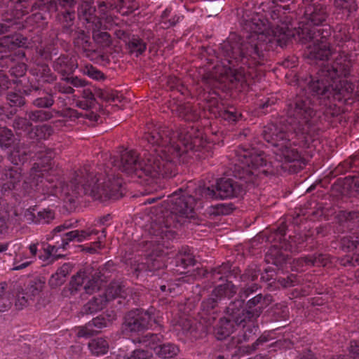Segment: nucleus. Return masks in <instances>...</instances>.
<instances>
[{
	"label": "nucleus",
	"mask_w": 359,
	"mask_h": 359,
	"mask_svg": "<svg viewBox=\"0 0 359 359\" xmlns=\"http://www.w3.org/2000/svg\"><path fill=\"white\" fill-rule=\"evenodd\" d=\"M81 114L79 113L77 110L72 109V108H67L62 111L61 116L64 118H68L71 119L72 121H75L76 119H78L81 117Z\"/></svg>",
	"instance_id": "nucleus-63"
},
{
	"label": "nucleus",
	"mask_w": 359,
	"mask_h": 359,
	"mask_svg": "<svg viewBox=\"0 0 359 359\" xmlns=\"http://www.w3.org/2000/svg\"><path fill=\"white\" fill-rule=\"evenodd\" d=\"M125 1L123 0H111L110 1H101L98 4V10L100 16L106 15L109 10L116 9L118 13L122 15H128L132 13V10L127 8V11H124Z\"/></svg>",
	"instance_id": "nucleus-36"
},
{
	"label": "nucleus",
	"mask_w": 359,
	"mask_h": 359,
	"mask_svg": "<svg viewBox=\"0 0 359 359\" xmlns=\"http://www.w3.org/2000/svg\"><path fill=\"white\" fill-rule=\"evenodd\" d=\"M142 139L150 146L143 158L133 150H124L119 156L111 158L110 163L118 170L139 178H171L176 175L177 165L189 158L205 159L212 155V145L203 138V131L196 125L174 132L165 126L149 123Z\"/></svg>",
	"instance_id": "nucleus-3"
},
{
	"label": "nucleus",
	"mask_w": 359,
	"mask_h": 359,
	"mask_svg": "<svg viewBox=\"0 0 359 359\" xmlns=\"http://www.w3.org/2000/svg\"><path fill=\"white\" fill-rule=\"evenodd\" d=\"M130 52L136 56L142 55L147 49V43L137 35H132L128 41Z\"/></svg>",
	"instance_id": "nucleus-50"
},
{
	"label": "nucleus",
	"mask_w": 359,
	"mask_h": 359,
	"mask_svg": "<svg viewBox=\"0 0 359 359\" xmlns=\"http://www.w3.org/2000/svg\"><path fill=\"white\" fill-rule=\"evenodd\" d=\"M0 67L9 69L8 74L13 78V83L20 85L22 90L25 86H29L23 82L25 81L27 65L23 62H13L11 54H9L6 50H0Z\"/></svg>",
	"instance_id": "nucleus-14"
},
{
	"label": "nucleus",
	"mask_w": 359,
	"mask_h": 359,
	"mask_svg": "<svg viewBox=\"0 0 359 359\" xmlns=\"http://www.w3.org/2000/svg\"><path fill=\"white\" fill-rule=\"evenodd\" d=\"M52 67L56 72L65 76L72 74L77 68L78 64L74 57L62 54L53 62Z\"/></svg>",
	"instance_id": "nucleus-24"
},
{
	"label": "nucleus",
	"mask_w": 359,
	"mask_h": 359,
	"mask_svg": "<svg viewBox=\"0 0 359 359\" xmlns=\"http://www.w3.org/2000/svg\"><path fill=\"white\" fill-rule=\"evenodd\" d=\"M83 73L95 80L99 81L105 79L104 74L92 65H86L83 69Z\"/></svg>",
	"instance_id": "nucleus-59"
},
{
	"label": "nucleus",
	"mask_w": 359,
	"mask_h": 359,
	"mask_svg": "<svg viewBox=\"0 0 359 359\" xmlns=\"http://www.w3.org/2000/svg\"><path fill=\"white\" fill-rule=\"evenodd\" d=\"M163 337L160 334L147 333L138 338V343L142 344L143 346L147 347L156 353L157 349L161 343L163 342Z\"/></svg>",
	"instance_id": "nucleus-40"
},
{
	"label": "nucleus",
	"mask_w": 359,
	"mask_h": 359,
	"mask_svg": "<svg viewBox=\"0 0 359 359\" xmlns=\"http://www.w3.org/2000/svg\"><path fill=\"white\" fill-rule=\"evenodd\" d=\"M213 283L223 280V278H236L239 276L242 282L246 283V285H251L252 282L256 280L260 275V269L256 265L249 266L243 274H241V270L232 266L229 263H223L221 265L215 267L208 273Z\"/></svg>",
	"instance_id": "nucleus-10"
},
{
	"label": "nucleus",
	"mask_w": 359,
	"mask_h": 359,
	"mask_svg": "<svg viewBox=\"0 0 359 359\" xmlns=\"http://www.w3.org/2000/svg\"><path fill=\"white\" fill-rule=\"evenodd\" d=\"M13 127L17 133L24 134L29 138L34 126L28 117L16 116L13 121Z\"/></svg>",
	"instance_id": "nucleus-44"
},
{
	"label": "nucleus",
	"mask_w": 359,
	"mask_h": 359,
	"mask_svg": "<svg viewBox=\"0 0 359 359\" xmlns=\"http://www.w3.org/2000/svg\"><path fill=\"white\" fill-rule=\"evenodd\" d=\"M327 6L311 4L305 7L299 27L294 29L275 27L271 33L254 31L245 38L231 34L221 43V74H229L232 87L244 90L258 76L257 68L268 60L270 51L283 48L292 39L301 43L313 42L308 47V56L312 60H323L336 54L330 48L329 38L332 30L323 26L327 18Z\"/></svg>",
	"instance_id": "nucleus-1"
},
{
	"label": "nucleus",
	"mask_w": 359,
	"mask_h": 359,
	"mask_svg": "<svg viewBox=\"0 0 359 359\" xmlns=\"http://www.w3.org/2000/svg\"><path fill=\"white\" fill-rule=\"evenodd\" d=\"M108 320L103 316H97L88 322L83 327H79L77 336L79 337L88 338L100 332L107 327Z\"/></svg>",
	"instance_id": "nucleus-26"
},
{
	"label": "nucleus",
	"mask_w": 359,
	"mask_h": 359,
	"mask_svg": "<svg viewBox=\"0 0 359 359\" xmlns=\"http://www.w3.org/2000/svg\"><path fill=\"white\" fill-rule=\"evenodd\" d=\"M236 158L231 168L233 176L221 178L213 187L199 186L196 190V198L189 194H180L177 191L168 196L160 206L154 210L149 234L153 242L168 248V242L177 236V229L194 217V208L197 200L225 199L243 196L249 187L257 183L262 175H267L270 164L264 154L254 149L239 148L236 151Z\"/></svg>",
	"instance_id": "nucleus-2"
},
{
	"label": "nucleus",
	"mask_w": 359,
	"mask_h": 359,
	"mask_svg": "<svg viewBox=\"0 0 359 359\" xmlns=\"http://www.w3.org/2000/svg\"><path fill=\"white\" fill-rule=\"evenodd\" d=\"M173 111L179 118L186 122L196 123L200 117L197 109L189 102L177 104Z\"/></svg>",
	"instance_id": "nucleus-30"
},
{
	"label": "nucleus",
	"mask_w": 359,
	"mask_h": 359,
	"mask_svg": "<svg viewBox=\"0 0 359 359\" xmlns=\"http://www.w3.org/2000/svg\"><path fill=\"white\" fill-rule=\"evenodd\" d=\"M325 109L311 100L309 96L299 93L286 105L284 121L264 127L262 136L273 147V152L279 161L295 162L301 156L294 146L309 148L316 140L319 123L327 121Z\"/></svg>",
	"instance_id": "nucleus-4"
},
{
	"label": "nucleus",
	"mask_w": 359,
	"mask_h": 359,
	"mask_svg": "<svg viewBox=\"0 0 359 359\" xmlns=\"http://www.w3.org/2000/svg\"><path fill=\"white\" fill-rule=\"evenodd\" d=\"M32 299L24 289L18 290L15 295V306L18 310H22L26 307L30 300Z\"/></svg>",
	"instance_id": "nucleus-56"
},
{
	"label": "nucleus",
	"mask_w": 359,
	"mask_h": 359,
	"mask_svg": "<svg viewBox=\"0 0 359 359\" xmlns=\"http://www.w3.org/2000/svg\"><path fill=\"white\" fill-rule=\"evenodd\" d=\"M53 133V129L50 126L44 124L41 126H34L29 135L30 139L46 140L48 139Z\"/></svg>",
	"instance_id": "nucleus-52"
},
{
	"label": "nucleus",
	"mask_w": 359,
	"mask_h": 359,
	"mask_svg": "<svg viewBox=\"0 0 359 359\" xmlns=\"http://www.w3.org/2000/svg\"><path fill=\"white\" fill-rule=\"evenodd\" d=\"M24 219L29 224H49L55 218V212L50 209L37 210L36 206L30 207L23 213Z\"/></svg>",
	"instance_id": "nucleus-20"
},
{
	"label": "nucleus",
	"mask_w": 359,
	"mask_h": 359,
	"mask_svg": "<svg viewBox=\"0 0 359 359\" xmlns=\"http://www.w3.org/2000/svg\"><path fill=\"white\" fill-rule=\"evenodd\" d=\"M287 227L285 224H282L276 229V236L280 241V247L285 251L291 252H298L303 248V244L305 239L301 235H296L293 237L290 236L289 240L286 241L285 236L286 235Z\"/></svg>",
	"instance_id": "nucleus-19"
},
{
	"label": "nucleus",
	"mask_w": 359,
	"mask_h": 359,
	"mask_svg": "<svg viewBox=\"0 0 359 359\" xmlns=\"http://www.w3.org/2000/svg\"><path fill=\"white\" fill-rule=\"evenodd\" d=\"M226 317L221 318L214 328V335L217 340H223L227 338L235 330H237V325L231 315L228 313V306L226 307Z\"/></svg>",
	"instance_id": "nucleus-22"
},
{
	"label": "nucleus",
	"mask_w": 359,
	"mask_h": 359,
	"mask_svg": "<svg viewBox=\"0 0 359 359\" xmlns=\"http://www.w3.org/2000/svg\"><path fill=\"white\" fill-rule=\"evenodd\" d=\"M32 37L30 40H32ZM29 39L20 33L5 36L0 41V50H6L11 54V50L17 47H27Z\"/></svg>",
	"instance_id": "nucleus-28"
},
{
	"label": "nucleus",
	"mask_w": 359,
	"mask_h": 359,
	"mask_svg": "<svg viewBox=\"0 0 359 359\" xmlns=\"http://www.w3.org/2000/svg\"><path fill=\"white\" fill-rule=\"evenodd\" d=\"M337 172L348 175L345 177L346 180H351L356 188L359 189V165L353 160H346L337 167Z\"/></svg>",
	"instance_id": "nucleus-27"
},
{
	"label": "nucleus",
	"mask_w": 359,
	"mask_h": 359,
	"mask_svg": "<svg viewBox=\"0 0 359 359\" xmlns=\"http://www.w3.org/2000/svg\"><path fill=\"white\" fill-rule=\"evenodd\" d=\"M176 266L184 269L195 264V259L191 249L186 246L182 247L175 257Z\"/></svg>",
	"instance_id": "nucleus-41"
},
{
	"label": "nucleus",
	"mask_w": 359,
	"mask_h": 359,
	"mask_svg": "<svg viewBox=\"0 0 359 359\" xmlns=\"http://www.w3.org/2000/svg\"><path fill=\"white\" fill-rule=\"evenodd\" d=\"M36 162L30 169L29 176L25 180L22 188L25 195H30L32 191H41L48 194L53 179L48 175L52 161L55 152L50 148L46 147L42 142H38L33 148Z\"/></svg>",
	"instance_id": "nucleus-7"
},
{
	"label": "nucleus",
	"mask_w": 359,
	"mask_h": 359,
	"mask_svg": "<svg viewBox=\"0 0 359 359\" xmlns=\"http://www.w3.org/2000/svg\"><path fill=\"white\" fill-rule=\"evenodd\" d=\"M154 309L151 307L148 310L135 309L128 311L124 318V329L131 333L147 330L151 320H154Z\"/></svg>",
	"instance_id": "nucleus-12"
},
{
	"label": "nucleus",
	"mask_w": 359,
	"mask_h": 359,
	"mask_svg": "<svg viewBox=\"0 0 359 359\" xmlns=\"http://www.w3.org/2000/svg\"><path fill=\"white\" fill-rule=\"evenodd\" d=\"M77 15L86 29L97 28L101 25V18L96 15V8L90 2L83 1L79 6Z\"/></svg>",
	"instance_id": "nucleus-18"
},
{
	"label": "nucleus",
	"mask_w": 359,
	"mask_h": 359,
	"mask_svg": "<svg viewBox=\"0 0 359 359\" xmlns=\"http://www.w3.org/2000/svg\"><path fill=\"white\" fill-rule=\"evenodd\" d=\"M67 36L72 39L74 47L85 53L86 57H90L94 53L90 35L83 29L77 27Z\"/></svg>",
	"instance_id": "nucleus-21"
},
{
	"label": "nucleus",
	"mask_w": 359,
	"mask_h": 359,
	"mask_svg": "<svg viewBox=\"0 0 359 359\" xmlns=\"http://www.w3.org/2000/svg\"><path fill=\"white\" fill-rule=\"evenodd\" d=\"M335 55L331 62L328 61L329 57L322 60L317 72L309 76L304 92L302 93L324 109L325 116L332 114L328 107L333 101L346 102L354 90L353 83L340 79L351 74V60L344 53H336Z\"/></svg>",
	"instance_id": "nucleus-5"
},
{
	"label": "nucleus",
	"mask_w": 359,
	"mask_h": 359,
	"mask_svg": "<svg viewBox=\"0 0 359 359\" xmlns=\"http://www.w3.org/2000/svg\"><path fill=\"white\" fill-rule=\"evenodd\" d=\"M299 266H324L327 263V255L316 253L312 255L301 257L296 260Z\"/></svg>",
	"instance_id": "nucleus-35"
},
{
	"label": "nucleus",
	"mask_w": 359,
	"mask_h": 359,
	"mask_svg": "<svg viewBox=\"0 0 359 359\" xmlns=\"http://www.w3.org/2000/svg\"><path fill=\"white\" fill-rule=\"evenodd\" d=\"M78 0H50L44 4L48 13L74 9Z\"/></svg>",
	"instance_id": "nucleus-38"
},
{
	"label": "nucleus",
	"mask_w": 359,
	"mask_h": 359,
	"mask_svg": "<svg viewBox=\"0 0 359 359\" xmlns=\"http://www.w3.org/2000/svg\"><path fill=\"white\" fill-rule=\"evenodd\" d=\"M25 256L22 257V255L16 256L13 260V270L20 271L24 269L34 263L30 259H26Z\"/></svg>",
	"instance_id": "nucleus-60"
},
{
	"label": "nucleus",
	"mask_w": 359,
	"mask_h": 359,
	"mask_svg": "<svg viewBox=\"0 0 359 359\" xmlns=\"http://www.w3.org/2000/svg\"><path fill=\"white\" fill-rule=\"evenodd\" d=\"M238 306L240 308L241 303L236 302V304L230 307L229 313L231 315L233 319L236 321L237 325V330L240 329V331L237 335L236 342L237 344H242L245 341H248L252 339V337L256 334V332L259 328L257 325V320L241 318L238 316L234 311L237 310Z\"/></svg>",
	"instance_id": "nucleus-13"
},
{
	"label": "nucleus",
	"mask_w": 359,
	"mask_h": 359,
	"mask_svg": "<svg viewBox=\"0 0 359 359\" xmlns=\"http://www.w3.org/2000/svg\"><path fill=\"white\" fill-rule=\"evenodd\" d=\"M26 115L32 123L47 121L53 117V113L51 111L43 110V109L27 111Z\"/></svg>",
	"instance_id": "nucleus-51"
},
{
	"label": "nucleus",
	"mask_w": 359,
	"mask_h": 359,
	"mask_svg": "<svg viewBox=\"0 0 359 359\" xmlns=\"http://www.w3.org/2000/svg\"><path fill=\"white\" fill-rule=\"evenodd\" d=\"M269 240L276 243L269 250L268 256L272 259V263L276 266L281 265L285 262L287 255L284 254L280 247V241L276 236V230L269 236Z\"/></svg>",
	"instance_id": "nucleus-33"
},
{
	"label": "nucleus",
	"mask_w": 359,
	"mask_h": 359,
	"mask_svg": "<svg viewBox=\"0 0 359 359\" xmlns=\"http://www.w3.org/2000/svg\"><path fill=\"white\" fill-rule=\"evenodd\" d=\"M45 283V279L43 278L34 277L29 280L25 290L31 297L33 298L41 293L44 287Z\"/></svg>",
	"instance_id": "nucleus-47"
},
{
	"label": "nucleus",
	"mask_w": 359,
	"mask_h": 359,
	"mask_svg": "<svg viewBox=\"0 0 359 359\" xmlns=\"http://www.w3.org/2000/svg\"><path fill=\"white\" fill-rule=\"evenodd\" d=\"M343 244L346 245L349 251H353L359 246V234L355 236V239L350 240L348 238L343 239Z\"/></svg>",
	"instance_id": "nucleus-64"
},
{
	"label": "nucleus",
	"mask_w": 359,
	"mask_h": 359,
	"mask_svg": "<svg viewBox=\"0 0 359 359\" xmlns=\"http://www.w3.org/2000/svg\"><path fill=\"white\" fill-rule=\"evenodd\" d=\"M93 270L90 266H86L79 269L74 275L69 282V290L71 294H75L77 292L83 289L86 294H91L99 291L102 280L97 276V273L93 274Z\"/></svg>",
	"instance_id": "nucleus-11"
},
{
	"label": "nucleus",
	"mask_w": 359,
	"mask_h": 359,
	"mask_svg": "<svg viewBox=\"0 0 359 359\" xmlns=\"http://www.w3.org/2000/svg\"><path fill=\"white\" fill-rule=\"evenodd\" d=\"M178 347L172 343H161V345L156 349L155 354L163 358H172L177 355Z\"/></svg>",
	"instance_id": "nucleus-49"
},
{
	"label": "nucleus",
	"mask_w": 359,
	"mask_h": 359,
	"mask_svg": "<svg viewBox=\"0 0 359 359\" xmlns=\"http://www.w3.org/2000/svg\"><path fill=\"white\" fill-rule=\"evenodd\" d=\"M88 347L93 355H100L107 353L109 349V344L105 339L97 338L91 340L88 344Z\"/></svg>",
	"instance_id": "nucleus-53"
},
{
	"label": "nucleus",
	"mask_w": 359,
	"mask_h": 359,
	"mask_svg": "<svg viewBox=\"0 0 359 359\" xmlns=\"http://www.w3.org/2000/svg\"><path fill=\"white\" fill-rule=\"evenodd\" d=\"M15 138L13 131L6 127H0V148L3 150L14 146Z\"/></svg>",
	"instance_id": "nucleus-48"
},
{
	"label": "nucleus",
	"mask_w": 359,
	"mask_h": 359,
	"mask_svg": "<svg viewBox=\"0 0 359 359\" xmlns=\"http://www.w3.org/2000/svg\"><path fill=\"white\" fill-rule=\"evenodd\" d=\"M69 187L77 197L89 196L102 202L118 199L123 195V180L110 169L104 175L95 172L90 165L77 170L70 181Z\"/></svg>",
	"instance_id": "nucleus-6"
},
{
	"label": "nucleus",
	"mask_w": 359,
	"mask_h": 359,
	"mask_svg": "<svg viewBox=\"0 0 359 359\" xmlns=\"http://www.w3.org/2000/svg\"><path fill=\"white\" fill-rule=\"evenodd\" d=\"M200 314L201 311L198 313V326L190 319H184L180 321L179 326L181 327L184 334L196 339L201 334L208 332L210 327H205L203 324L200 323Z\"/></svg>",
	"instance_id": "nucleus-34"
},
{
	"label": "nucleus",
	"mask_w": 359,
	"mask_h": 359,
	"mask_svg": "<svg viewBox=\"0 0 359 359\" xmlns=\"http://www.w3.org/2000/svg\"><path fill=\"white\" fill-rule=\"evenodd\" d=\"M26 95L36 94V97L32 101V104L38 109H50L55 104L54 93L51 88H42L36 83H30L29 86L23 88Z\"/></svg>",
	"instance_id": "nucleus-15"
},
{
	"label": "nucleus",
	"mask_w": 359,
	"mask_h": 359,
	"mask_svg": "<svg viewBox=\"0 0 359 359\" xmlns=\"http://www.w3.org/2000/svg\"><path fill=\"white\" fill-rule=\"evenodd\" d=\"M57 22L61 27V32L66 35L72 33L78 27L75 25L76 13L74 9L56 11Z\"/></svg>",
	"instance_id": "nucleus-25"
},
{
	"label": "nucleus",
	"mask_w": 359,
	"mask_h": 359,
	"mask_svg": "<svg viewBox=\"0 0 359 359\" xmlns=\"http://www.w3.org/2000/svg\"><path fill=\"white\" fill-rule=\"evenodd\" d=\"M71 270L69 264H64L50 276L48 280L49 285L52 288H56L62 285L65 282L66 277L71 272Z\"/></svg>",
	"instance_id": "nucleus-39"
},
{
	"label": "nucleus",
	"mask_w": 359,
	"mask_h": 359,
	"mask_svg": "<svg viewBox=\"0 0 359 359\" xmlns=\"http://www.w3.org/2000/svg\"><path fill=\"white\" fill-rule=\"evenodd\" d=\"M21 180L22 169L20 167L5 165L0 170V196L8 194L12 190L15 189Z\"/></svg>",
	"instance_id": "nucleus-16"
},
{
	"label": "nucleus",
	"mask_w": 359,
	"mask_h": 359,
	"mask_svg": "<svg viewBox=\"0 0 359 359\" xmlns=\"http://www.w3.org/2000/svg\"><path fill=\"white\" fill-rule=\"evenodd\" d=\"M29 73L34 77L35 81H28L27 82L36 83V85L41 86L44 83H53L56 81L57 76L54 74L49 66L46 63H37L32 67Z\"/></svg>",
	"instance_id": "nucleus-23"
},
{
	"label": "nucleus",
	"mask_w": 359,
	"mask_h": 359,
	"mask_svg": "<svg viewBox=\"0 0 359 359\" xmlns=\"http://www.w3.org/2000/svg\"><path fill=\"white\" fill-rule=\"evenodd\" d=\"M268 341L269 338L266 336L262 335L252 345L241 346L240 350L245 353L250 354Z\"/></svg>",
	"instance_id": "nucleus-58"
},
{
	"label": "nucleus",
	"mask_w": 359,
	"mask_h": 359,
	"mask_svg": "<svg viewBox=\"0 0 359 359\" xmlns=\"http://www.w3.org/2000/svg\"><path fill=\"white\" fill-rule=\"evenodd\" d=\"M225 283L215 287L212 292L211 297L204 299L201 305L200 323L205 327H211L216 320V307L219 301L223 299H230L237 292L236 286L232 283L230 278H225Z\"/></svg>",
	"instance_id": "nucleus-9"
},
{
	"label": "nucleus",
	"mask_w": 359,
	"mask_h": 359,
	"mask_svg": "<svg viewBox=\"0 0 359 359\" xmlns=\"http://www.w3.org/2000/svg\"><path fill=\"white\" fill-rule=\"evenodd\" d=\"M72 226L69 222H65L64 224H60L53 229V231L46 235V240L50 241L55 239L53 245L58 247L60 250H67L69 247L65 237L62 234L63 231L69 229Z\"/></svg>",
	"instance_id": "nucleus-31"
},
{
	"label": "nucleus",
	"mask_w": 359,
	"mask_h": 359,
	"mask_svg": "<svg viewBox=\"0 0 359 359\" xmlns=\"http://www.w3.org/2000/svg\"><path fill=\"white\" fill-rule=\"evenodd\" d=\"M337 217L343 231H351L359 228V212L357 211L341 210Z\"/></svg>",
	"instance_id": "nucleus-29"
},
{
	"label": "nucleus",
	"mask_w": 359,
	"mask_h": 359,
	"mask_svg": "<svg viewBox=\"0 0 359 359\" xmlns=\"http://www.w3.org/2000/svg\"><path fill=\"white\" fill-rule=\"evenodd\" d=\"M8 158L12 164L19 166L24 164L27 160V153L26 151L21 150L18 147H14L9 154Z\"/></svg>",
	"instance_id": "nucleus-54"
},
{
	"label": "nucleus",
	"mask_w": 359,
	"mask_h": 359,
	"mask_svg": "<svg viewBox=\"0 0 359 359\" xmlns=\"http://www.w3.org/2000/svg\"><path fill=\"white\" fill-rule=\"evenodd\" d=\"M165 266L163 257L159 255L149 254L131 264L130 269L137 277L144 272H154Z\"/></svg>",
	"instance_id": "nucleus-17"
},
{
	"label": "nucleus",
	"mask_w": 359,
	"mask_h": 359,
	"mask_svg": "<svg viewBox=\"0 0 359 359\" xmlns=\"http://www.w3.org/2000/svg\"><path fill=\"white\" fill-rule=\"evenodd\" d=\"M152 353L143 349H136L126 355L127 359H147Z\"/></svg>",
	"instance_id": "nucleus-62"
},
{
	"label": "nucleus",
	"mask_w": 359,
	"mask_h": 359,
	"mask_svg": "<svg viewBox=\"0 0 359 359\" xmlns=\"http://www.w3.org/2000/svg\"><path fill=\"white\" fill-rule=\"evenodd\" d=\"M124 292V286L118 283H111L106 290V299L121 297Z\"/></svg>",
	"instance_id": "nucleus-57"
},
{
	"label": "nucleus",
	"mask_w": 359,
	"mask_h": 359,
	"mask_svg": "<svg viewBox=\"0 0 359 359\" xmlns=\"http://www.w3.org/2000/svg\"><path fill=\"white\" fill-rule=\"evenodd\" d=\"M98 233V231L92 230V231H85V230H73L68 232H62V235L65 238L67 244L69 245L70 242L75 241L78 243H81L86 239H88L91 235H97Z\"/></svg>",
	"instance_id": "nucleus-43"
},
{
	"label": "nucleus",
	"mask_w": 359,
	"mask_h": 359,
	"mask_svg": "<svg viewBox=\"0 0 359 359\" xmlns=\"http://www.w3.org/2000/svg\"><path fill=\"white\" fill-rule=\"evenodd\" d=\"M167 85L171 90H177L181 94H184L185 87L182 84L180 80L175 76H169Z\"/></svg>",
	"instance_id": "nucleus-61"
},
{
	"label": "nucleus",
	"mask_w": 359,
	"mask_h": 359,
	"mask_svg": "<svg viewBox=\"0 0 359 359\" xmlns=\"http://www.w3.org/2000/svg\"><path fill=\"white\" fill-rule=\"evenodd\" d=\"M219 116L222 119L229 123H234L238 121L241 116V114L234 107L229 106L225 109L219 110Z\"/></svg>",
	"instance_id": "nucleus-55"
},
{
	"label": "nucleus",
	"mask_w": 359,
	"mask_h": 359,
	"mask_svg": "<svg viewBox=\"0 0 359 359\" xmlns=\"http://www.w3.org/2000/svg\"><path fill=\"white\" fill-rule=\"evenodd\" d=\"M7 101L11 107L10 111L6 114L8 118L15 114L18 111L17 108L24 106L26 103L25 97L16 93H8L7 95Z\"/></svg>",
	"instance_id": "nucleus-45"
},
{
	"label": "nucleus",
	"mask_w": 359,
	"mask_h": 359,
	"mask_svg": "<svg viewBox=\"0 0 359 359\" xmlns=\"http://www.w3.org/2000/svg\"><path fill=\"white\" fill-rule=\"evenodd\" d=\"M39 10L34 12L26 20V23L36 29V34L41 32L48 25L47 14L45 11L47 9L44 7V4L39 6Z\"/></svg>",
	"instance_id": "nucleus-32"
},
{
	"label": "nucleus",
	"mask_w": 359,
	"mask_h": 359,
	"mask_svg": "<svg viewBox=\"0 0 359 359\" xmlns=\"http://www.w3.org/2000/svg\"><path fill=\"white\" fill-rule=\"evenodd\" d=\"M107 302L106 297L103 295L93 297L86 304L84 305L83 311L86 314L94 313L103 309Z\"/></svg>",
	"instance_id": "nucleus-46"
},
{
	"label": "nucleus",
	"mask_w": 359,
	"mask_h": 359,
	"mask_svg": "<svg viewBox=\"0 0 359 359\" xmlns=\"http://www.w3.org/2000/svg\"><path fill=\"white\" fill-rule=\"evenodd\" d=\"M261 286L255 283H252L251 285H246L242 287L238 292V298L231 301L228 305V311L233 305L234 306L236 302L241 303L240 308L238 306L237 310L234 311L235 313L241 318L257 320L258 318L263 313L264 310L272 302V297L270 294H257L248 299L245 304V299L250 297L252 294L255 293Z\"/></svg>",
	"instance_id": "nucleus-8"
},
{
	"label": "nucleus",
	"mask_w": 359,
	"mask_h": 359,
	"mask_svg": "<svg viewBox=\"0 0 359 359\" xmlns=\"http://www.w3.org/2000/svg\"><path fill=\"white\" fill-rule=\"evenodd\" d=\"M333 5L339 13L346 17H349L358 9L356 0H334Z\"/></svg>",
	"instance_id": "nucleus-42"
},
{
	"label": "nucleus",
	"mask_w": 359,
	"mask_h": 359,
	"mask_svg": "<svg viewBox=\"0 0 359 359\" xmlns=\"http://www.w3.org/2000/svg\"><path fill=\"white\" fill-rule=\"evenodd\" d=\"M105 29V27L102 25V22H101V25L99 27L90 29L94 42L103 48L109 47L112 44L111 35L108 32L102 31V29Z\"/></svg>",
	"instance_id": "nucleus-37"
}]
</instances>
